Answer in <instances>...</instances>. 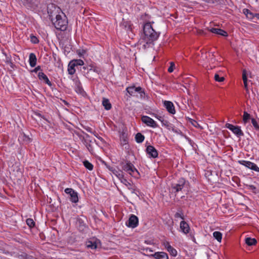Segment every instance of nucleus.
Returning <instances> with one entry per match:
<instances>
[{"label":"nucleus","instance_id":"obj_38","mask_svg":"<svg viewBox=\"0 0 259 259\" xmlns=\"http://www.w3.org/2000/svg\"><path fill=\"white\" fill-rule=\"evenodd\" d=\"M72 63H74V66H82L84 64V62L81 59L73 60L71 61Z\"/></svg>","mask_w":259,"mask_h":259},{"label":"nucleus","instance_id":"obj_57","mask_svg":"<svg viewBox=\"0 0 259 259\" xmlns=\"http://www.w3.org/2000/svg\"><path fill=\"white\" fill-rule=\"evenodd\" d=\"M97 138H98V139L99 140H100V141H103V139L102 137H97Z\"/></svg>","mask_w":259,"mask_h":259},{"label":"nucleus","instance_id":"obj_31","mask_svg":"<svg viewBox=\"0 0 259 259\" xmlns=\"http://www.w3.org/2000/svg\"><path fill=\"white\" fill-rule=\"evenodd\" d=\"M245 243L248 246H252L255 245L257 241L256 240L255 238H252L250 237H247L245 238Z\"/></svg>","mask_w":259,"mask_h":259},{"label":"nucleus","instance_id":"obj_53","mask_svg":"<svg viewBox=\"0 0 259 259\" xmlns=\"http://www.w3.org/2000/svg\"><path fill=\"white\" fill-rule=\"evenodd\" d=\"M86 51L84 50H82L79 53L80 56L83 55L84 54H85Z\"/></svg>","mask_w":259,"mask_h":259},{"label":"nucleus","instance_id":"obj_45","mask_svg":"<svg viewBox=\"0 0 259 259\" xmlns=\"http://www.w3.org/2000/svg\"><path fill=\"white\" fill-rule=\"evenodd\" d=\"M153 117H154L155 118L157 119L159 121H161L163 118V117L161 116H160V115H157V114H155V113H152L151 114Z\"/></svg>","mask_w":259,"mask_h":259},{"label":"nucleus","instance_id":"obj_17","mask_svg":"<svg viewBox=\"0 0 259 259\" xmlns=\"http://www.w3.org/2000/svg\"><path fill=\"white\" fill-rule=\"evenodd\" d=\"M37 76H38V79L41 81H43L44 83L48 84L50 87H51L52 86V85H53L52 83L49 80L48 76L42 71L38 72Z\"/></svg>","mask_w":259,"mask_h":259},{"label":"nucleus","instance_id":"obj_58","mask_svg":"<svg viewBox=\"0 0 259 259\" xmlns=\"http://www.w3.org/2000/svg\"><path fill=\"white\" fill-rule=\"evenodd\" d=\"M150 241H148V240H146V241H145V243H146V244H150Z\"/></svg>","mask_w":259,"mask_h":259},{"label":"nucleus","instance_id":"obj_16","mask_svg":"<svg viewBox=\"0 0 259 259\" xmlns=\"http://www.w3.org/2000/svg\"><path fill=\"white\" fill-rule=\"evenodd\" d=\"M163 106L169 113L171 114H175L176 113V110L174 105L171 101H164Z\"/></svg>","mask_w":259,"mask_h":259},{"label":"nucleus","instance_id":"obj_52","mask_svg":"<svg viewBox=\"0 0 259 259\" xmlns=\"http://www.w3.org/2000/svg\"><path fill=\"white\" fill-rule=\"evenodd\" d=\"M193 120V122H192V124H193V126H194L195 127H197V125H198V123H197V122L194 120Z\"/></svg>","mask_w":259,"mask_h":259},{"label":"nucleus","instance_id":"obj_23","mask_svg":"<svg viewBox=\"0 0 259 259\" xmlns=\"http://www.w3.org/2000/svg\"><path fill=\"white\" fill-rule=\"evenodd\" d=\"M37 59L34 53H30L29 56V63L31 67H33L36 64Z\"/></svg>","mask_w":259,"mask_h":259},{"label":"nucleus","instance_id":"obj_1","mask_svg":"<svg viewBox=\"0 0 259 259\" xmlns=\"http://www.w3.org/2000/svg\"><path fill=\"white\" fill-rule=\"evenodd\" d=\"M143 30L141 44L142 45V48L146 49L153 45V42L158 38L160 33L153 28L150 22L143 25Z\"/></svg>","mask_w":259,"mask_h":259},{"label":"nucleus","instance_id":"obj_11","mask_svg":"<svg viewBox=\"0 0 259 259\" xmlns=\"http://www.w3.org/2000/svg\"><path fill=\"white\" fill-rule=\"evenodd\" d=\"M238 163L250 169L259 172V167L255 163L253 162H252L249 161L241 160H239Z\"/></svg>","mask_w":259,"mask_h":259},{"label":"nucleus","instance_id":"obj_30","mask_svg":"<svg viewBox=\"0 0 259 259\" xmlns=\"http://www.w3.org/2000/svg\"><path fill=\"white\" fill-rule=\"evenodd\" d=\"M145 139V136L140 133H138L136 135L135 140L138 143H142Z\"/></svg>","mask_w":259,"mask_h":259},{"label":"nucleus","instance_id":"obj_33","mask_svg":"<svg viewBox=\"0 0 259 259\" xmlns=\"http://www.w3.org/2000/svg\"><path fill=\"white\" fill-rule=\"evenodd\" d=\"M20 139H22L25 143H29L31 141V139L24 134H21V135L19 136V140Z\"/></svg>","mask_w":259,"mask_h":259},{"label":"nucleus","instance_id":"obj_60","mask_svg":"<svg viewBox=\"0 0 259 259\" xmlns=\"http://www.w3.org/2000/svg\"><path fill=\"white\" fill-rule=\"evenodd\" d=\"M149 250H150V251H151V252L153 251L152 250H151V249H150Z\"/></svg>","mask_w":259,"mask_h":259},{"label":"nucleus","instance_id":"obj_35","mask_svg":"<svg viewBox=\"0 0 259 259\" xmlns=\"http://www.w3.org/2000/svg\"><path fill=\"white\" fill-rule=\"evenodd\" d=\"M77 222L79 225V229L83 230L85 228H86L85 224L84 223L83 220L81 218H77Z\"/></svg>","mask_w":259,"mask_h":259},{"label":"nucleus","instance_id":"obj_27","mask_svg":"<svg viewBox=\"0 0 259 259\" xmlns=\"http://www.w3.org/2000/svg\"><path fill=\"white\" fill-rule=\"evenodd\" d=\"M75 66L74 63H72L71 61H70L68 65V73L70 75H73L75 72Z\"/></svg>","mask_w":259,"mask_h":259},{"label":"nucleus","instance_id":"obj_55","mask_svg":"<svg viewBox=\"0 0 259 259\" xmlns=\"http://www.w3.org/2000/svg\"><path fill=\"white\" fill-rule=\"evenodd\" d=\"M187 139L188 140L189 142L191 144L192 142V140L190 139H189V138H187Z\"/></svg>","mask_w":259,"mask_h":259},{"label":"nucleus","instance_id":"obj_6","mask_svg":"<svg viewBox=\"0 0 259 259\" xmlns=\"http://www.w3.org/2000/svg\"><path fill=\"white\" fill-rule=\"evenodd\" d=\"M78 137L81 142L83 143V144L85 146L86 148L88 150V151L92 153L94 150L93 147L91 144L92 140L90 139V136L86 134L85 136H83L81 135L77 134Z\"/></svg>","mask_w":259,"mask_h":259},{"label":"nucleus","instance_id":"obj_8","mask_svg":"<svg viewBox=\"0 0 259 259\" xmlns=\"http://www.w3.org/2000/svg\"><path fill=\"white\" fill-rule=\"evenodd\" d=\"M66 194L69 195V200L72 203H77L79 201L78 193L72 188H67L64 190Z\"/></svg>","mask_w":259,"mask_h":259},{"label":"nucleus","instance_id":"obj_54","mask_svg":"<svg viewBox=\"0 0 259 259\" xmlns=\"http://www.w3.org/2000/svg\"><path fill=\"white\" fill-rule=\"evenodd\" d=\"M122 141H123L122 143L123 144H126L127 143V141L124 138L123 139Z\"/></svg>","mask_w":259,"mask_h":259},{"label":"nucleus","instance_id":"obj_9","mask_svg":"<svg viewBox=\"0 0 259 259\" xmlns=\"http://www.w3.org/2000/svg\"><path fill=\"white\" fill-rule=\"evenodd\" d=\"M160 122L162 125L164 126L168 130L171 131L172 132L177 134H181L182 133L180 130L176 128L172 123H170L167 120L164 119V118Z\"/></svg>","mask_w":259,"mask_h":259},{"label":"nucleus","instance_id":"obj_42","mask_svg":"<svg viewBox=\"0 0 259 259\" xmlns=\"http://www.w3.org/2000/svg\"><path fill=\"white\" fill-rule=\"evenodd\" d=\"M26 222L30 228H33L35 225V223L32 219H27Z\"/></svg>","mask_w":259,"mask_h":259},{"label":"nucleus","instance_id":"obj_29","mask_svg":"<svg viewBox=\"0 0 259 259\" xmlns=\"http://www.w3.org/2000/svg\"><path fill=\"white\" fill-rule=\"evenodd\" d=\"M14 240L20 244L26 245V241L23 237L19 235H15L14 237Z\"/></svg>","mask_w":259,"mask_h":259},{"label":"nucleus","instance_id":"obj_36","mask_svg":"<svg viewBox=\"0 0 259 259\" xmlns=\"http://www.w3.org/2000/svg\"><path fill=\"white\" fill-rule=\"evenodd\" d=\"M18 259H34V258L33 256L23 252L18 256Z\"/></svg>","mask_w":259,"mask_h":259},{"label":"nucleus","instance_id":"obj_4","mask_svg":"<svg viewBox=\"0 0 259 259\" xmlns=\"http://www.w3.org/2000/svg\"><path fill=\"white\" fill-rule=\"evenodd\" d=\"M47 10L48 15L52 22L53 19L56 18V16H58L63 13L59 7L54 4H49Z\"/></svg>","mask_w":259,"mask_h":259},{"label":"nucleus","instance_id":"obj_56","mask_svg":"<svg viewBox=\"0 0 259 259\" xmlns=\"http://www.w3.org/2000/svg\"><path fill=\"white\" fill-rule=\"evenodd\" d=\"M255 16V18H256L258 20H259V13L256 14Z\"/></svg>","mask_w":259,"mask_h":259},{"label":"nucleus","instance_id":"obj_26","mask_svg":"<svg viewBox=\"0 0 259 259\" xmlns=\"http://www.w3.org/2000/svg\"><path fill=\"white\" fill-rule=\"evenodd\" d=\"M88 69L89 71H92L96 72L98 74H99L101 72V69H100V68H99L98 67L96 66L93 63L90 64L88 66Z\"/></svg>","mask_w":259,"mask_h":259},{"label":"nucleus","instance_id":"obj_20","mask_svg":"<svg viewBox=\"0 0 259 259\" xmlns=\"http://www.w3.org/2000/svg\"><path fill=\"white\" fill-rule=\"evenodd\" d=\"M180 231L185 234H188L190 229L188 224L184 221L180 222Z\"/></svg>","mask_w":259,"mask_h":259},{"label":"nucleus","instance_id":"obj_21","mask_svg":"<svg viewBox=\"0 0 259 259\" xmlns=\"http://www.w3.org/2000/svg\"><path fill=\"white\" fill-rule=\"evenodd\" d=\"M210 31L213 33L220 35L221 36H227L228 35L227 32L221 29L217 28H211Z\"/></svg>","mask_w":259,"mask_h":259},{"label":"nucleus","instance_id":"obj_3","mask_svg":"<svg viewBox=\"0 0 259 259\" xmlns=\"http://www.w3.org/2000/svg\"><path fill=\"white\" fill-rule=\"evenodd\" d=\"M55 28L61 31L66 30L68 25L67 17L64 13L61 15L56 16V18L53 19L52 22Z\"/></svg>","mask_w":259,"mask_h":259},{"label":"nucleus","instance_id":"obj_5","mask_svg":"<svg viewBox=\"0 0 259 259\" xmlns=\"http://www.w3.org/2000/svg\"><path fill=\"white\" fill-rule=\"evenodd\" d=\"M188 182L183 178H180L176 183H172L171 185V193L177 195L178 193L182 191L185 185Z\"/></svg>","mask_w":259,"mask_h":259},{"label":"nucleus","instance_id":"obj_25","mask_svg":"<svg viewBox=\"0 0 259 259\" xmlns=\"http://www.w3.org/2000/svg\"><path fill=\"white\" fill-rule=\"evenodd\" d=\"M243 13L244 15H245L246 16V17L248 18H249L250 19H252L253 18H255V15L257 14V13H253L247 9H244L243 10Z\"/></svg>","mask_w":259,"mask_h":259},{"label":"nucleus","instance_id":"obj_24","mask_svg":"<svg viewBox=\"0 0 259 259\" xmlns=\"http://www.w3.org/2000/svg\"><path fill=\"white\" fill-rule=\"evenodd\" d=\"M109 169L112 171L113 174L115 175L119 180L124 175L123 172L121 170H117L113 167L109 168Z\"/></svg>","mask_w":259,"mask_h":259},{"label":"nucleus","instance_id":"obj_10","mask_svg":"<svg viewBox=\"0 0 259 259\" xmlns=\"http://www.w3.org/2000/svg\"><path fill=\"white\" fill-rule=\"evenodd\" d=\"M225 127L232 131L238 137L243 136L244 135L241 127L239 126H235L227 123L225 124Z\"/></svg>","mask_w":259,"mask_h":259},{"label":"nucleus","instance_id":"obj_34","mask_svg":"<svg viewBox=\"0 0 259 259\" xmlns=\"http://www.w3.org/2000/svg\"><path fill=\"white\" fill-rule=\"evenodd\" d=\"M83 164L84 166L89 170H92L93 169L94 166L88 160H84L83 162Z\"/></svg>","mask_w":259,"mask_h":259},{"label":"nucleus","instance_id":"obj_14","mask_svg":"<svg viewBox=\"0 0 259 259\" xmlns=\"http://www.w3.org/2000/svg\"><path fill=\"white\" fill-rule=\"evenodd\" d=\"M146 153L148 157L150 158H156L158 156V152L155 148L151 145H148L146 149Z\"/></svg>","mask_w":259,"mask_h":259},{"label":"nucleus","instance_id":"obj_22","mask_svg":"<svg viewBox=\"0 0 259 259\" xmlns=\"http://www.w3.org/2000/svg\"><path fill=\"white\" fill-rule=\"evenodd\" d=\"M85 245L88 248L92 249H96L97 247V240L95 239H92L90 240L87 241Z\"/></svg>","mask_w":259,"mask_h":259},{"label":"nucleus","instance_id":"obj_50","mask_svg":"<svg viewBox=\"0 0 259 259\" xmlns=\"http://www.w3.org/2000/svg\"><path fill=\"white\" fill-rule=\"evenodd\" d=\"M163 245L167 250L169 249V247L171 246L168 242H164L163 243Z\"/></svg>","mask_w":259,"mask_h":259},{"label":"nucleus","instance_id":"obj_15","mask_svg":"<svg viewBox=\"0 0 259 259\" xmlns=\"http://www.w3.org/2000/svg\"><path fill=\"white\" fill-rule=\"evenodd\" d=\"M73 81L75 84L74 90L78 94H80L82 96H84L86 93L85 92L82 88L81 83L80 81L79 80L77 77L73 79Z\"/></svg>","mask_w":259,"mask_h":259},{"label":"nucleus","instance_id":"obj_32","mask_svg":"<svg viewBox=\"0 0 259 259\" xmlns=\"http://www.w3.org/2000/svg\"><path fill=\"white\" fill-rule=\"evenodd\" d=\"M213 237L219 242H221L222 239V234L219 231H215L213 233Z\"/></svg>","mask_w":259,"mask_h":259},{"label":"nucleus","instance_id":"obj_2","mask_svg":"<svg viewBox=\"0 0 259 259\" xmlns=\"http://www.w3.org/2000/svg\"><path fill=\"white\" fill-rule=\"evenodd\" d=\"M122 170L135 178H139L140 174L134 165L130 161H122L119 164Z\"/></svg>","mask_w":259,"mask_h":259},{"label":"nucleus","instance_id":"obj_12","mask_svg":"<svg viewBox=\"0 0 259 259\" xmlns=\"http://www.w3.org/2000/svg\"><path fill=\"white\" fill-rule=\"evenodd\" d=\"M141 120L142 122L146 124L147 126L152 128H156L158 126L155 120H154L152 118L146 115L142 116L141 117Z\"/></svg>","mask_w":259,"mask_h":259},{"label":"nucleus","instance_id":"obj_59","mask_svg":"<svg viewBox=\"0 0 259 259\" xmlns=\"http://www.w3.org/2000/svg\"><path fill=\"white\" fill-rule=\"evenodd\" d=\"M10 63L11 65H13V63H12L11 62H10Z\"/></svg>","mask_w":259,"mask_h":259},{"label":"nucleus","instance_id":"obj_47","mask_svg":"<svg viewBox=\"0 0 259 259\" xmlns=\"http://www.w3.org/2000/svg\"><path fill=\"white\" fill-rule=\"evenodd\" d=\"M0 253L8 254L9 252L6 250L3 247L0 246Z\"/></svg>","mask_w":259,"mask_h":259},{"label":"nucleus","instance_id":"obj_28","mask_svg":"<svg viewBox=\"0 0 259 259\" xmlns=\"http://www.w3.org/2000/svg\"><path fill=\"white\" fill-rule=\"evenodd\" d=\"M102 105L104 108L107 110H109L111 108V104L110 103L109 100L107 99L103 98L102 101Z\"/></svg>","mask_w":259,"mask_h":259},{"label":"nucleus","instance_id":"obj_49","mask_svg":"<svg viewBox=\"0 0 259 259\" xmlns=\"http://www.w3.org/2000/svg\"><path fill=\"white\" fill-rule=\"evenodd\" d=\"M39 71H42V70H41V67L40 66H37L36 67H35L34 69V70H33V72H34L35 73H37Z\"/></svg>","mask_w":259,"mask_h":259},{"label":"nucleus","instance_id":"obj_44","mask_svg":"<svg viewBox=\"0 0 259 259\" xmlns=\"http://www.w3.org/2000/svg\"><path fill=\"white\" fill-rule=\"evenodd\" d=\"M251 123H252L253 127H254V128L256 131H259V125H258V122L256 121V120L254 118H252L251 119Z\"/></svg>","mask_w":259,"mask_h":259},{"label":"nucleus","instance_id":"obj_13","mask_svg":"<svg viewBox=\"0 0 259 259\" xmlns=\"http://www.w3.org/2000/svg\"><path fill=\"white\" fill-rule=\"evenodd\" d=\"M125 224L129 228H135L139 225V219L136 215L131 214Z\"/></svg>","mask_w":259,"mask_h":259},{"label":"nucleus","instance_id":"obj_39","mask_svg":"<svg viewBox=\"0 0 259 259\" xmlns=\"http://www.w3.org/2000/svg\"><path fill=\"white\" fill-rule=\"evenodd\" d=\"M167 251L173 256H176L177 255V251L172 246L169 247V249Z\"/></svg>","mask_w":259,"mask_h":259},{"label":"nucleus","instance_id":"obj_19","mask_svg":"<svg viewBox=\"0 0 259 259\" xmlns=\"http://www.w3.org/2000/svg\"><path fill=\"white\" fill-rule=\"evenodd\" d=\"M251 75L250 72H247L245 69H243L242 71V79L244 84V87L247 93H248V88L247 84V77L248 75Z\"/></svg>","mask_w":259,"mask_h":259},{"label":"nucleus","instance_id":"obj_51","mask_svg":"<svg viewBox=\"0 0 259 259\" xmlns=\"http://www.w3.org/2000/svg\"><path fill=\"white\" fill-rule=\"evenodd\" d=\"M175 217L176 218H181V219H184V217H183V215H182L181 214H180V213H178V212H177L176 213Z\"/></svg>","mask_w":259,"mask_h":259},{"label":"nucleus","instance_id":"obj_41","mask_svg":"<svg viewBox=\"0 0 259 259\" xmlns=\"http://www.w3.org/2000/svg\"><path fill=\"white\" fill-rule=\"evenodd\" d=\"M30 41L34 44H36L39 42V40H38L37 37H36L35 36L33 35V34L30 35Z\"/></svg>","mask_w":259,"mask_h":259},{"label":"nucleus","instance_id":"obj_48","mask_svg":"<svg viewBox=\"0 0 259 259\" xmlns=\"http://www.w3.org/2000/svg\"><path fill=\"white\" fill-rule=\"evenodd\" d=\"M248 187H249V189L250 190H251L253 192H254L256 190V187L252 185H249Z\"/></svg>","mask_w":259,"mask_h":259},{"label":"nucleus","instance_id":"obj_37","mask_svg":"<svg viewBox=\"0 0 259 259\" xmlns=\"http://www.w3.org/2000/svg\"><path fill=\"white\" fill-rule=\"evenodd\" d=\"M121 183L125 185L126 187H129L132 186L131 184L127 181V180L124 178L123 175L121 179L119 180Z\"/></svg>","mask_w":259,"mask_h":259},{"label":"nucleus","instance_id":"obj_40","mask_svg":"<svg viewBox=\"0 0 259 259\" xmlns=\"http://www.w3.org/2000/svg\"><path fill=\"white\" fill-rule=\"evenodd\" d=\"M250 115L247 112L244 111L243 115V121L245 123H246L248 119L250 118Z\"/></svg>","mask_w":259,"mask_h":259},{"label":"nucleus","instance_id":"obj_18","mask_svg":"<svg viewBox=\"0 0 259 259\" xmlns=\"http://www.w3.org/2000/svg\"><path fill=\"white\" fill-rule=\"evenodd\" d=\"M150 256L155 259H169L167 254L162 251L156 252L154 254L150 255Z\"/></svg>","mask_w":259,"mask_h":259},{"label":"nucleus","instance_id":"obj_46","mask_svg":"<svg viewBox=\"0 0 259 259\" xmlns=\"http://www.w3.org/2000/svg\"><path fill=\"white\" fill-rule=\"evenodd\" d=\"M175 67V64L174 62H170V65L168 68V71L170 73L174 71V68Z\"/></svg>","mask_w":259,"mask_h":259},{"label":"nucleus","instance_id":"obj_43","mask_svg":"<svg viewBox=\"0 0 259 259\" xmlns=\"http://www.w3.org/2000/svg\"><path fill=\"white\" fill-rule=\"evenodd\" d=\"M214 80L218 82H222L225 80V78L223 76H220V75L216 73L214 76Z\"/></svg>","mask_w":259,"mask_h":259},{"label":"nucleus","instance_id":"obj_7","mask_svg":"<svg viewBox=\"0 0 259 259\" xmlns=\"http://www.w3.org/2000/svg\"><path fill=\"white\" fill-rule=\"evenodd\" d=\"M127 92L131 95L134 96L135 93H138L140 94L141 98H144L145 96V93L141 87H135V86L128 87L126 89Z\"/></svg>","mask_w":259,"mask_h":259}]
</instances>
